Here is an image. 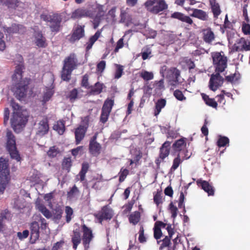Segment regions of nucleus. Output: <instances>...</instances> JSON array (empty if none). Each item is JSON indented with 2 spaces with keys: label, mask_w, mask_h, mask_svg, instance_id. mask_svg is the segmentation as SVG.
<instances>
[{
  "label": "nucleus",
  "mask_w": 250,
  "mask_h": 250,
  "mask_svg": "<svg viewBox=\"0 0 250 250\" xmlns=\"http://www.w3.org/2000/svg\"><path fill=\"white\" fill-rule=\"evenodd\" d=\"M182 162V160L180 158V153L177 155V156L173 160L172 166L170 168L171 171H175Z\"/></svg>",
  "instance_id": "obj_40"
},
{
  "label": "nucleus",
  "mask_w": 250,
  "mask_h": 250,
  "mask_svg": "<svg viewBox=\"0 0 250 250\" xmlns=\"http://www.w3.org/2000/svg\"><path fill=\"white\" fill-rule=\"evenodd\" d=\"M36 208L47 219L52 216L51 212L46 208V207L40 202L36 203Z\"/></svg>",
  "instance_id": "obj_25"
},
{
  "label": "nucleus",
  "mask_w": 250,
  "mask_h": 250,
  "mask_svg": "<svg viewBox=\"0 0 250 250\" xmlns=\"http://www.w3.org/2000/svg\"><path fill=\"white\" fill-rule=\"evenodd\" d=\"M101 21V17L99 16H95L92 21V23L93 24V27L94 29H96L100 22Z\"/></svg>",
  "instance_id": "obj_61"
},
{
  "label": "nucleus",
  "mask_w": 250,
  "mask_h": 250,
  "mask_svg": "<svg viewBox=\"0 0 250 250\" xmlns=\"http://www.w3.org/2000/svg\"><path fill=\"white\" fill-rule=\"evenodd\" d=\"M52 211L53 219L55 221L60 220L62 218V214L63 213V210L61 207L60 206H57L54 209H53Z\"/></svg>",
  "instance_id": "obj_33"
},
{
  "label": "nucleus",
  "mask_w": 250,
  "mask_h": 250,
  "mask_svg": "<svg viewBox=\"0 0 250 250\" xmlns=\"http://www.w3.org/2000/svg\"><path fill=\"white\" fill-rule=\"evenodd\" d=\"M60 150L58 148L55 146L51 147L47 152L48 156L50 158H54L59 153Z\"/></svg>",
  "instance_id": "obj_45"
},
{
  "label": "nucleus",
  "mask_w": 250,
  "mask_h": 250,
  "mask_svg": "<svg viewBox=\"0 0 250 250\" xmlns=\"http://www.w3.org/2000/svg\"><path fill=\"white\" fill-rule=\"evenodd\" d=\"M213 63L215 72H223L227 67L228 59L227 57L222 55L220 52L212 53Z\"/></svg>",
  "instance_id": "obj_7"
},
{
  "label": "nucleus",
  "mask_w": 250,
  "mask_h": 250,
  "mask_svg": "<svg viewBox=\"0 0 250 250\" xmlns=\"http://www.w3.org/2000/svg\"><path fill=\"white\" fill-rule=\"evenodd\" d=\"M186 146V143L183 139H179L176 141L172 145V147L175 151H180Z\"/></svg>",
  "instance_id": "obj_32"
},
{
  "label": "nucleus",
  "mask_w": 250,
  "mask_h": 250,
  "mask_svg": "<svg viewBox=\"0 0 250 250\" xmlns=\"http://www.w3.org/2000/svg\"><path fill=\"white\" fill-rule=\"evenodd\" d=\"M78 65V60L75 54L72 53L64 60V64L62 72V78L63 81H69L71 73Z\"/></svg>",
  "instance_id": "obj_2"
},
{
  "label": "nucleus",
  "mask_w": 250,
  "mask_h": 250,
  "mask_svg": "<svg viewBox=\"0 0 250 250\" xmlns=\"http://www.w3.org/2000/svg\"><path fill=\"white\" fill-rule=\"evenodd\" d=\"M154 202L158 205L160 203L162 202V199L160 192H157L154 196Z\"/></svg>",
  "instance_id": "obj_62"
},
{
  "label": "nucleus",
  "mask_w": 250,
  "mask_h": 250,
  "mask_svg": "<svg viewBox=\"0 0 250 250\" xmlns=\"http://www.w3.org/2000/svg\"><path fill=\"white\" fill-rule=\"evenodd\" d=\"M145 5L148 11L154 14H158L168 7L165 0H147Z\"/></svg>",
  "instance_id": "obj_5"
},
{
  "label": "nucleus",
  "mask_w": 250,
  "mask_h": 250,
  "mask_svg": "<svg viewBox=\"0 0 250 250\" xmlns=\"http://www.w3.org/2000/svg\"><path fill=\"white\" fill-rule=\"evenodd\" d=\"M88 76L87 74H85L83 77L82 81V85L83 87H85V88H89V84H88Z\"/></svg>",
  "instance_id": "obj_60"
},
{
  "label": "nucleus",
  "mask_w": 250,
  "mask_h": 250,
  "mask_svg": "<svg viewBox=\"0 0 250 250\" xmlns=\"http://www.w3.org/2000/svg\"><path fill=\"white\" fill-rule=\"evenodd\" d=\"M113 105L114 100L107 99L104 102L102 110L110 113Z\"/></svg>",
  "instance_id": "obj_36"
},
{
  "label": "nucleus",
  "mask_w": 250,
  "mask_h": 250,
  "mask_svg": "<svg viewBox=\"0 0 250 250\" xmlns=\"http://www.w3.org/2000/svg\"><path fill=\"white\" fill-rule=\"evenodd\" d=\"M98 133H96L95 135L91 139L89 145V150L91 154L94 156H97L100 153L101 149V146L96 141Z\"/></svg>",
  "instance_id": "obj_13"
},
{
  "label": "nucleus",
  "mask_w": 250,
  "mask_h": 250,
  "mask_svg": "<svg viewBox=\"0 0 250 250\" xmlns=\"http://www.w3.org/2000/svg\"><path fill=\"white\" fill-rule=\"evenodd\" d=\"M79 194V190L75 185L68 192L67 195L69 198H73Z\"/></svg>",
  "instance_id": "obj_48"
},
{
  "label": "nucleus",
  "mask_w": 250,
  "mask_h": 250,
  "mask_svg": "<svg viewBox=\"0 0 250 250\" xmlns=\"http://www.w3.org/2000/svg\"><path fill=\"white\" fill-rule=\"evenodd\" d=\"M123 68L122 66L120 65H117V69L116 70L115 74V78L119 79L120 78L123 73Z\"/></svg>",
  "instance_id": "obj_57"
},
{
  "label": "nucleus",
  "mask_w": 250,
  "mask_h": 250,
  "mask_svg": "<svg viewBox=\"0 0 250 250\" xmlns=\"http://www.w3.org/2000/svg\"><path fill=\"white\" fill-rule=\"evenodd\" d=\"M154 237L156 239H159L162 236V232L160 228H157L154 226Z\"/></svg>",
  "instance_id": "obj_52"
},
{
  "label": "nucleus",
  "mask_w": 250,
  "mask_h": 250,
  "mask_svg": "<svg viewBox=\"0 0 250 250\" xmlns=\"http://www.w3.org/2000/svg\"><path fill=\"white\" fill-rule=\"evenodd\" d=\"M29 235V231L28 230H24L22 232H19L17 233V236L20 240H22L28 237Z\"/></svg>",
  "instance_id": "obj_59"
},
{
  "label": "nucleus",
  "mask_w": 250,
  "mask_h": 250,
  "mask_svg": "<svg viewBox=\"0 0 250 250\" xmlns=\"http://www.w3.org/2000/svg\"><path fill=\"white\" fill-rule=\"evenodd\" d=\"M71 241L73 243V248L76 250L81 241L80 233L77 229L73 231Z\"/></svg>",
  "instance_id": "obj_27"
},
{
  "label": "nucleus",
  "mask_w": 250,
  "mask_h": 250,
  "mask_svg": "<svg viewBox=\"0 0 250 250\" xmlns=\"http://www.w3.org/2000/svg\"><path fill=\"white\" fill-rule=\"evenodd\" d=\"M9 172L7 162L3 158H0V193H3L9 181Z\"/></svg>",
  "instance_id": "obj_4"
},
{
  "label": "nucleus",
  "mask_w": 250,
  "mask_h": 250,
  "mask_svg": "<svg viewBox=\"0 0 250 250\" xmlns=\"http://www.w3.org/2000/svg\"><path fill=\"white\" fill-rule=\"evenodd\" d=\"M232 49L233 51L237 52L250 51V42L247 44L244 38L238 39L232 46Z\"/></svg>",
  "instance_id": "obj_12"
},
{
  "label": "nucleus",
  "mask_w": 250,
  "mask_h": 250,
  "mask_svg": "<svg viewBox=\"0 0 250 250\" xmlns=\"http://www.w3.org/2000/svg\"><path fill=\"white\" fill-rule=\"evenodd\" d=\"M82 229L83 235L82 239L86 250L89 248V244L93 238V235L91 229L87 227L85 225L83 224L82 226Z\"/></svg>",
  "instance_id": "obj_11"
},
{
  "label": "nucleus",
  "mask_w": 250,
  "mask_h": 250,
  "mask_svg": "<svg viewBox=\"0 0 250 250\" xmlns=\"http://www.w3.org/2000/svg\"><path fill=\"white\" fill-rule=\"evenodd\" d=\"M174 96L177 100L179 101H183L186 100V97L184 96L182 92L179 90H176L174 92Z\"/></svg>",
  "instance_id": "obj_54"
},
{
  "label": "nucleus",
  "mask_w": 250,
  "mask_h": 250,
  "mask_svg": "<svg viewBox=\"0 0 250 250\" xmlns=\"http://www.w3.org/2000/svg\"><path fill=\"white\" fill-rule=\"evenodd\" d=\"M86 130L87 126L83 125H80L76 129L75 131V136L76 143L77 145L79 144L81 141L83 139Z\"/></svg>",
  "instance_id": "obj_18"
},
{
  "label": "nucleus",
  "mask_w": 250,
  "mask_h": 250,
  "mask_svg": "<svg viewBox=\"0 0 250 250\" xmlns=\"http://www.w3.org/2000/svg\"><path fill=\"white\" fill-rule=\"evenodd\" d=\"M166 229L168 232V236H166L165 238L162 240V244L164 245V246L168 247L170 243V238L174 233V232L171 225H168Z\"/></svg>",
  "instance_id": "obj_29"
},
{
  "label": "nucleus",
  "mask_w": 250,
  "mask_h": 250,
  "mask_svg": "<svg viewBox=\"0 0 250 250\" xmlns=\"http://www.w3.org/2000/svg\"><path fill=\"white\" fill-rule=\"evenodd\" d=\"M128 170L127 169H123L122 168L119 173V181L120 182H123L126 176L128 174Z\"/></svg>",
  "instance_id": "obj_51"
},
{
  "label": "nucleus",
  "mask_w": 250,
  "mask_h": 250,
  "mask_svg": "<svg viewBox=\"0 0 250 250\" xmlns=\"http://www.w3.org/2000/svg\"><path fill=\"white\" fill-rule=\"evenodd\" d=\"M203 34L204 41L208 43H210L215 39L214 33L210 28L204 29Z\"/></svg>",
  "instance_id": "obj_23"
},
{
  "label": "nucleus",
  "mask_w": 250,
  "mask_h": 250,
  "mask_svg": "<svg viewBox=\"0 0 250 250\" xmlns=\"http://www.w3.org/2000/svg\"><path fill=\"white\" fill-rule=\"evenodd\" d=\"M139 241L140 243H145L146 242V238L144 236V229L143 227L140 228L139 230Z\"/></svg>",
  "instance_id": "obj_56"
},
{
  "label": "nucleus",
  "mask_w": 250,
  "mask_h": 250,
  "mask_svg": "<svg viewBox=\"0 0 250 250\" xmlns=\"http://www.w3.org/2000/svg\"><path fill=\"white\" fill-rule=\"evenodd\" d=\"M93 14L92 11L83 8H79L75 10L71 15V18L78 19L83 17L93 18Z\"/></svg>",
  "instance_id": "obj_15"
},
{
  "label": "nucleus",
  "mask_w": 250,
  "mask_h": 250,
  "mask_svg": "<svg viewBox=\"0 0 250 250\" xmlns=\"http://www.w3.org/2000/svg\"><path fill=\"white\" fill-rule=\"evenodd\" d=\"M19 63L16 67L14 74L12 76V81L15 85L12 88L15 97L21 100L24 98L27 94L30 79H22V70L24 68L22 57L18 55Z\"/></svg>",
  "instance_id": "obj_1"
},
{
  "label": "nucleus",
  "mask_w": 250,
  "mask_h": 250,
  "mask_svg": "<svg viewBox=\"0 0 250 250\" xmlns=\"http://www.w3.org/2000/svg\"><path fill=\"white\" fill-rule=\"evenodd\" d=\"M105 67V62L104 61H102L97 64V70L98 71L102 72L104 70Z\"/></svg>",
  "instance_id": "obj_63"
},
{
  "label": "nucleus",
  "mask_w": 250,
  "mask_h": 250,
  "mask_svg": "<svg viewBox=\"0 0 250 250\" xmlns=\"http://www.w3.org/2000/svg\"><path fill=\"white\" fill-rule=\"evenodd\" d=\"M103 84L99 83H95V85L92 87L90 93L93 95L99 94L102 91Z\"/></svg>",
  "instance_id": "obj_39"
},
{
  "label": "nucleus",
  "mask_w": 250,
  "mask_h": 250,
  "mask_svg": "<svg viewBox=\"0 0 250 250\" xmlns=\"http://www.w3.org/2000/svg\"><path fill=\"white\" fill-rule=\"evenodd\" d=\"M109 114H110V112L105 111L102 110V113L101 115L100 121L103 123H105L107 121Z\"/></svg>",
  "instance_id": "obj_55"
},
{
  "label": "nucleus",
  "mask_w": 250,
  "mask_h": 250,
  "mask_svg": "<svg viewBox=\"0 0 250 250\" xmlns=\"http://www.w3.org/2000/svg\"><path fill=\"white\" fill-rule=\"evenodd\" d=\"M84 35V29L80 26L74 31L70 39L71 42H74L77 40H79Z\"/></svg>",
  "instance_id": "obj_24"
},
{
  "label": "nucleus",
  "mask_w": 250,
  "mask_h": 250,
  "mask_svg": "<svg viewBox=\"0 0 250 250\" xmlns=\"http://www.w3.org/2000/svg\"><path fill=\"white\" fill-rule=\"evenodd\" d=\"M101 31L98 30L95 34L90 37L89 42L87 43L86 49L89 50L92 48L94 42L98 40L101 35Z\"/></svg>",
  "instance_id": "obj_31"
},
{
  "label": "nucleus",
  "mask_w": 250,
  "mask_h": 250,
  "mask_svg": "<svg viewBox=\"0 0 250 250\" xmlns=\"http://www.w3.org/2000/svg\"><path fill=\"white\" fill-rule=\"evenodd\" d=\"M169 154V150L167 148H160V154L159 158L156 160V164L158 166L164 160V159L167 157Z\"/></svg>",
  "instance_id": "obj_28"
},
{
  "label": "nucleus",
  "mask_w": 250,
  "mask_h": 250,
  "mask_svg": "<svg viewBox=\"0 0 250 250\" xmlns=\"http://www.w3.org/2000/svg\"><path fill=\"white\" fill-rule=\"evenodd\" d=\"M11 105L14 110L13 117L11 119V126L14 130L17 126H21L22 123V118L20 115L21 106L13 100L11 101Z\"/></svg>",
  "instance_id": "obj_8"
},
{
  "label": "nucleus",
  "mask_w": 250,
  "mask_h": 250,
  "mask_svg": "<svg viewBox=\"0 0 250 250\" xmlns=\"http://www.w3.org/2000/svg\"><path fill=\"white\" fill-rule=\"evenodd\" d=\"M89 167V166L87 163H83L82 169L79 174V175L80 177V180L81 181H83L85 180V174L88 171Z\"/></svg>",
  "instance_id": "obj_37"
},
{
  "label": "nucleus",
  "mask_w": 250,
  "mask_h": 250,
  "mask_svg": "<svg viewBox=\"0 0 250 250\" xmlns=\"http://www.w3.org/2000/svg\"><path fill=\"white\" fill-rule=\"evenodd\" d=\"M151 54V50L149 48L147 47L143 48L141 52V55L143 60H146L148 58H150L151 57L150 56Z\"/></svg>",
  "instance_id": "obj_46"
},
{
  "label": "nucleus",
  "mask_w": 250,
  "mask_h": 250,
  "mask_svg": "<svg viewBox=\"0 0 250 250\" xmlns=\"http://www.w3.org/2000/svg\"><path fill=\"white\" fill-rule=\"evenodd\" d=\"M113 215V210L108 206H104L101 210L97 214L96 216L101 222L103 220L111 219Z\"/></svg>",
  "instance_id": "obj_14"
},
{
  "label": "nucleus",
  "mask_w": 250,
  "mask_h": 250,
  "mask_svg": "<svg viewBox=\"0 0 250 250\" xmlns=\"http://www.w3.org/2000/svg\"><path fill=\"white\" fill-rule=\"evenodd\" d=\"M171 17L178 19L179 20L187 23L188 25H191L193 24V21L190 17L186 16L180 12H174L172 14Z\"/></svg>",
  "instance_id": "obj_22"
},
{
  "label": "nucleus",
  "mask_w": 250,
  "mask_h": 250,
  "mask_svg": "<svg viewBox=\"0 0 250 250\" xmlns=\"http://www.w3.org/2000/svg\"><path fill=\"white\" fill-rule=\"evenodd\" d=\"M35 43L39 47H45L47 44L45 38L41 32H36L35 34Z\"/></svg>",
  "instance_id": "obj_21"
},
{
  "label": "nucleus",
  "mask_w": 250,
  "mask_h": 250,
  "mask_svg": "<svg viewBox=\"0 0 250 250\" xmlns=\"http://www.w3.org/2000/svg\"><path fill=\"white\" fill-rule=\"evenodd\" d=\"M140 76L145 81L152 80L154 77L153 73L146 70L142 71L140 73Z\"/></svg>",
  "instance_id": "obj_42"
},
{
  "label": "nucleus",
  "mask_w": 250,
  "mask_h": 250,
  "mask_svg": "<svg viewBox=\"0 0 250 250\" xmlns=\"http://www.w3.org/2000/svg\"><path fill=\"white\" fill-rule=\"evenodd\" d=\"M41 18L43 21L48 22L51 32H58L60 30L62 21L61 16L58 14L53 15L42 14Z\"/></svg>",
  "instance_id": "obj_3"
},
{
  "label": "nucleus",
  "mask_w": 250,
  "mask_h": 250,
  "mask_svg": "<svg viewBox=\"0 0 250 250\" xmlns=\"http://www.w3.org/2000/svg\"><path fill=\"white\" fill-rule=\"evenodd\" d=\"M220 72H216L215 74H212L209 80V88L212 91H215L219 86L223 83L224 79L220 75Z\"/></svg>",
  "instance_id": "obj_10"
},
{
  "label": "nucleus",
  "mask_w": 250,
  "mask_h": 250,
  "mask_svg": "<svg viewBox=\"0 0 250 250\" xmlns=\"http://www.w3.org/2000/svg\"><path fill=\"white\" fill-rule=\"evenodd\" d=\"M62 166L63 169L67 170L69 171V169L71 166V160L70 158H67L63 160Z\"/></svg>",
  "instance_id": "obj_49"
},
{
  "label": "nucleus",
  "mask_w": 250,
  "mask_h": 250,
  "mask_svg": "<svg viewBox=\"0 0 250 250\" xmlns=\"http://www.w3.org/2000/svg\"><path fill=\"white\" fill-rule=\"evenodd\" d=\"M239 79V75L234 74L233 75L228 76L226 77L227 81L231 83H233L237 81Z\"/></svg>",
  "instance_id": "obj_53"
},
{
  "label": "nucleus",
  "mask_w": 250,
  "mask_h": 250,
  "mask_svg": "<svg viewBox=\"0 0 250 250\" xmlns=\"http://www.w3.org/2000/svg\"><path fill=\"white\" fill-rule=\"evenodd\" d=\"M31 244H34L39 239L40 236V227L38 222L35 221L31 223Z\"/></svg>",
  "instance_id": "obj_17"
},
{
  "label": "nucleus",
  "mask_w": 250,
  "mask_h": 250,
  "mask_svg": "<svg viewBox=\"0 0 250 250\" xmlns=\"http://www.w3.org/2000/svg\"><path fill=\"white\" fill-rule=\"evenodd\" d=\"M166 104V100L164 99H160L157 101L155 104V109L154 111V115L157 116L164 108Z\"/></svg>",
  "instance_id": "obj_30"
},
{
  "label": "nucleus",
  "mask_w": 250,
  "mask_h": 250,
  "mask_svg": "<svg viewBox=\"0 0 250 250\" xmlns=\"http://www.w3.org/2000/svg\"><path fill=\"white\" fill-rule=\"evenodd\" d=\"M170 210L171 213V217L173 218H175L177 214L178 209L176 207L174 206L172 203H171L169 205Z\"/></svg>",
  "instance_id": "obj_58"
},
{
  "label": "nucleus",
  "mask_w": 250,
  "mask_h": 250,
  "mask_svg": "<svg viewBox=\"0 0 250 250\" xmlns=\"http://www.w3.org/2000/svg\"><path fill=\"white\" fill-rule=\"evenodd\" d=\"M53 128V129L57 131L59 134L62 135L65 130L64 123L62 121H58L56 124L54 125Z\"/></svg>",
  "instance_id": "obj_34"
},
{
  "label": "nucleus",
  "mask_w": 250,
  "mask_h": 250,
  "mask_svg": "<svg viewBox=\"0 0 250 250\" xmlns=\"http://www.w3.org/2000/svg\"><path fill=\"white\" fill-rule=\"evenodd\" d=\"M202 96L207 104L214 108H216L217 106V103L214 99L209 98L208 95L205 94H202Z\"/></svg>",
  "instance_id": "obj_38"
},
{
  "label": "nucleus",
  "mask_w": 250,
  "mask_h": 250,
  "mask_svg": "<svg viewBox=\"0 0 250 250\" xmlns=\"http://www.w3.org/2000/svg\"><path fill=\"white\" fill-rule=\"evenodd\" d=\"M53 95V91L51 89H47L46 92H44L42 97V104H45L48 102L52 97Z\"/></svg>",
  "instance_id": "obj_41"
},
{
  "label": "nucleus",
  "mask_w": 250,
  "mask_h": 250,
  "mask_svg": "<svg viewBox=\"0 0 250 250\" xmlns=\"http://www.w3.org/2000/svg\"><path fill=\"white\" fill-rule=\"evenodd\" d=\"M7 142L6 149L9 152L11 157L15 159L17 162L20 161V157L16 146L15 137L11 131L8 130L6 133Z\"/></svg>",
  "instance_id": "obj_6"
},
{
  "label": "nucleus",
  "mask_w": 250,
  "mask_h": 250,
  "mask_svg": "<svg viewBox=\"0 0 250 250\" xmlns=\"http://www.w3.org/2000/svg\"><path fill=\"white\" fill-rule=\"evenodd\" d=\"M164 81L163 79H161L159 81H156L155 82V85L157 88L158 89H162L164 88Z\"/></svg>",
  "instance_id": "obj_64"
},
{
  "label": "nucleus",
  "mask_w": 250,
  "mask_h": 250,
  "mask_svg": "<svg viewBox=\"0 0 250 250\" xmlns=\"http://www.w3.org/2000/svg\"><path fill=\"white\" fill-rule=\"evenodd\" d=\"M65 212L66 213V221L67 223H69L72 219V216L73 213V209L70 207L66 206L65 207Z\"/></svg>",
  "instance_id": "obj_47"
},
{
  "label": "nucleus",
  "mask_w": 250,
  "mask_h": 250,
  "mask_svg": "<svg viewBox=\"0 0 250 250\" xmlns=\"http://www.w3.org/2000/svg\"><path fill=\"white\" fill-rule=\"evenodd\" d=\"M18 0H0V3L8 8H15L18 6Z\"/></svg>",
  "instance_id": "obj_35"
},
{
  "label": "nucleus",
  "mask_w": 250,
  "mask_h": 250,
  "mask_svg": "<svg viewBox=\"0 0 250 250\" xmlns=\"http://www.w3.org/2000/svg\"><path fill=\"white\" fill-rule=\"evenodd\" d=\"M209 2L213 16L217 19L221 12L220 5L218 3L216 2V0H209Z\"/></svg>",
  "instance_id": "obj_26"
},
{
  "label": "nucleus",
  "mask_w": 250,
  "mask_h": 250,
  "mask_svg": "<svg viewBox=\"0 0 250 250\" xmlns=\"http://www.w3.org/2000/svg\"><path fill=\"white\" fill-rule=\"evenodd\" d=\"M197 184L201 186L202 188L206 192L208 193V195H213L214 193V189L213 187L206 181L202 180H198L197 182Z\"/></svg>",
  "instance_id": "obj_20"
},
{
  "label": "nucleus",
  "mask_w": 250,
  "mask_h": 250,
  "mask_svg": "<svg viewBox=\"0 0 250 250\" xmlns=\"http://www.w3.org/2000/svg\"><path fill=\"white\" fill-rule=\"evenodd\" d=\"M129 220L130 223L134 225L136 224L140 220V213L138 211H135L130 215Z\"/></svg>",
  "instance_id": "obj_43"
},
{
  "label": "nucleus",
  "mask_w": 250,
  "mask_h": 250,
  "mask_svg": "<svg viewBox=\"0 0 250 250\" xmlns=\"http://www.w3.org/2000/svg\"><path fill=\"white\" fill-rule=\"evenodd\" d=\"M49 130L48 121L47 118H43L38 125L36 134L42 136L47 134Z\"/></svg>",
  "instance_id": "obj_16"
},
{
  "label": "nucleus",
  "mask_w": 250,
  "mask_h": 250,
  "mask_svg": "<svg viewBox=\"0 0 250 250\" xmlns=\"http://www.w3.org/2000/svg\"><path fill=\"white\" fill-rule=\"evenodd\" d=\"M191 10L193 12L190 14V16L196 18L203 21H207L208 20V16L206 12L201 9L195 8H193Z\"/></svg>",
  "instance_id": "obj_19"
},
{
  "label": "nucleus",
  "mask_w": 250,
  "mask_h": 250,
  "mask_svg": "<svg viewBox=\"0 0 250 250\" xmlns=\"http://www.w3.org/2000/svg\"><path fill=\"white\" fill-rule=\"evenodd\" d=\"M167 77L169 79L170 84L177 85L182 83L180 81V71L175 67H171L167 71Z\"/></svg>",
  "instance_id": "obj_9"
},
{
  "label": "nucleus",
  "mask_w": 250,
  "mask_h": 250,
  "mask_svg": "<svg viewBox=\"0 0 250 250\" xmlns=\"http://www.w3.org/2000/svg\"><path fill=\"white\" fill-rule=\"evenodd\" d=\"M229 140L226 137H222L220 138L217 142V145L219 147L224 146L229 144Z\"/></svg>",
  "instance_id": "obj_50"
},
{
  "label": "nucleus",
  "mask_w": 250,
  "mask_h": 250,
  "mask_svg": "<svg viewBox=\"0 0 250 250\" xmlns=\"http://www.w3.org/2000/svg\"><path fill=\"white\" fill-rule=\"evenodd\" d=\"M21 27V25L14 24L11 27H6L5 31L9 34L17 33Z\"/></svg>",
  "instance_id": "obj_44"
}]
</instances>
